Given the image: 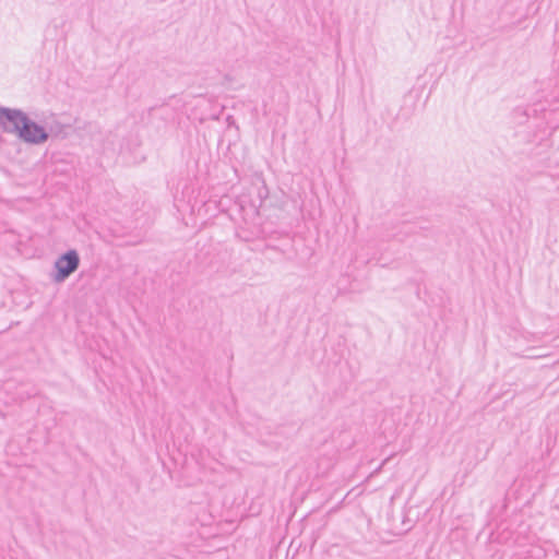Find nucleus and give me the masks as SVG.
Returning <instances> with one entry per match:
<instances>
[{"instance_id":"obj_4","label":"nucleus","mask_w":559,"mask_h":559,"mask_svg":"<svg viewBox=\"0 0 559 559\" xmlns=\"http://www.w3.org/2000/svg\"><path fill=\"white\" fill-rule=\"evenodd\" d=\"M514 114L521 116V115H524V110H522L521 108H516L514 110Z\"/></svg>"},{"instance_id":"obj_3","label":"nucleus","mask_w":559,"mask_h":559,"mask_svg":"<svg viewBox=\"0 0 559 559\" xmlns=\"http://www.w3.org/2000/svg\"><path fill=\"white\" fill-rule=\"evenodd\" d=\"M17 136L27 144L38 145L49 139V132L26 116Z\"/></svg>"},{"instance_id":"obj_2","label":"nucleus","mask_w":559,"mask_h":559,"mask_svg":"<svg viewBox=\"0 0 559 559\" xmlns=\"http://www.w3.org/2000/svg\"><path fill=\"white\" fill-rule=\"evenodd\" d=\"M26 116L21 109L0 106V131L19 135Z\"/></svg>"},{"instance_id":"obj_1","label":"nucleus","mask_w":559,"mask_h":559,"mask_svg":"<svg viewBox=\"0 0 559 559\" xmlns=\"http://www.w3.org/2000/svg\"><path fill=\"white\" fill-rule=\"evenodd\" d=\"M80 266V255L76 250L70 249L61 254L55 262L56 273L52 280L56 283L64 282Z\"/></svg>"}]
</instances>
